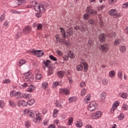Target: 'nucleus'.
Segmentation results:
<instances>
[{"label":"nucleus","mask_w":128,"mask_h":128,"mask_svg":"<svg viewBox=\"0 0 128 128\" xmlns=\"http://www.w3.org/2000/svg\"><path fill=\"white\" fill-rule=\"evenodd\" d=\"M9 104L11 106H12L13 108H14L16 106V102H14L12 100H9Z\"/></svg>","instance_id":"obj_36"},{"label":"nucleus","mask_w":128,"mask_h":128,"mask_svg":"<svg viewBox=\"0 0 128 128\" xmlns=\"http://www.w3.org/2000/svg\"><path fill=\"white\" fill-rule=\"evenodd\" d=\"M84 70V67L82 66V65L79 64L76 66V70L78 72H82Z\"/></svg>","instance_id":"obj_26"},{"label":"nucleus","mask_w":128,"mask_h":128,"mask_svg":"<svg viewBox=\"0 0 128 128\" xmlns=\"http://www.w3.org/2000/svg\"><path fill=\"white\" fill-rule=\"evenodd\" d=\"M25 63H26V61L22 60L19 62V66H22V64H25Z\"/></svg>","instance_id":"obj_47"},{"label":"nucleus","mask_w":128,"mask_h":128,"mask_svg":"<svg viewBox=\"0 0 128 128\" xmlns=\"http://www.w3.org/2000/svg\"><path fill=\"white\" fill-rule=\"evenodd\" d=\"M88 46L89 48H91L94 46V41L92 39H90L88 42Z\"/></svg>","instance_id":"obj_24"},{"label":"nucleus","mask_w":128,"mask_h":128,"mask_svg":"<svg viewBox=\"0 0 128 128\" xmlns=\"http://www.w3.org/2000/svg\"><path fill=\"white\" fill-rule=\"evenodd\" d=\"M117 118L119 120H122L124 118V114L122 113H120Z\"/></svg>","instance_id":"obj_28"},{"label":"nucleus","mask_w":128,"mask_h":128,"mask_svg":"<svg viewBox=\"0 0 128 128\" xmlns=\"http://www.w3.org/2000/svg\"><path fill=\"white\" fill-rule=\"evenodd\" d=\"M66 34H68V36H66V38H70V36H72V35L74 34V29L72 28H69L66 32Z\"/></svg>","instance_id":"obj_15"},{"label":"nucleus","mask_w":128,"mask_h":128,"mask_svg":"<svg viewBox=\"0 0 128 128\" xmlns=\"http://www.w3.org/2000/svg\"><path fill=\"white\" fill-rule=\"evenodd\" d=\"M32 31V27L30 26H26L25 28H24L23 32L24 34H30Z\"/></svg>","instance_id":"obj_14"},{"label":"nucleus","mask_w":128,"mask_h":128,"mask_svg":"<svg viewBox=\"0 0 128 128\" xmlns=\"http://www.w3.org/2000/svg\"><path fill=\"white\" fill-rule=\"evenodd\" d=\"M24 76L26 78H24V80L25 82H34V78L30 76V72H28L24 74Z\"/></svg>","instance_id":"obj_7"},{"label":"nucleus","mask_w":128,"mask_h":128,"mask_svg":"<svg viewBox=\"0 0 128 128\" xmlns=\"http://www.w3.org/2000/svg\"><path fill=\"white\" fill-rule=\"evenodd\" d=\"M118 76L120 80H122V72L118 71Z\"/></svg>","instance_id":"obj_34"},{"label":"nucleus","mask_w":128,"mask_h":128,"mask_svg":"<svg viewBox=\"0 0 128 128\" xmlns=\"http://www.w3.org/2000/svg\"><path fill=\"white\" fill-rule=\"evenodd\" d=\"M74 28L75 30H80V32L83 34H88V28L86 26V24H82L76 26Z\"/></svg>","instance_id":"obj_1"},{"label":"nucleus","mask_w":128,"mask_h":128,"mask_svg":"<svg viewBox=\"0 0 128 128\" xmlns=\"http://www.w3.org/2000/svg\"><path fill=\"white\" fill-rule=\"evenodd\" d=\"M108 80H102V84L104 86H106L108 84Z\"/></svg>","instance_id":"obj_53"},{"label":"nucleus","mask_w":128,"mask_h":128,"mask_svg":"<svg viewBox=\"0 0 128 128\" xmlns=\"http://www.w3.org/2000/svg\"><path fill=\"white\" fill-rule=\"evenodd\" d=\"M4 18H6V16L4 15V14H3L0 17V21L3 22V20H4Z\"/></svg>","instance_id":"obj_46"},{"label":"nucleus","mask_w":128,"mask_h":128,"mask_svg":"<svg viewBox=\"0 0 128 128\" xmlns=\"http://www.w3.org/2000/svg\"><path fill=\"white\" fill-rule=\"evenodd\" d=\"M98 107V104L96 102H91L89 106H88V110L90 112H94L96 110V108Z\"/></svg>","instance_id":"obj_4"},{"label":"nucleus","mask_w":128,"mask_h":128,"mask_svg":"<svg viewBox=\"0 0 128 128\" xmlns=\"http://www.w3.org/2000/svg\"><path fill=\"white\" fill-rule=\"evenodd\" d=\"M58 86H60V84L58 82H53V88H55Z\"/></svg>","instance_id":"obj_50"},{"label":"nucleus","mask_w":128,"mask_h":128,"mask_svg":"<svg viewBox=\"0 0 128 128\" xmlns=\"http://www.w3.org/2000/svg\"><path fill=\"white\" fill-rule=\"evenodd\" d=\"M126 50V46H123L120 48V51L121 52H124Z\"/></svg>","instance_id":"obj_42"},{"label":"nucleus","mask_w":128,"mask_h":128,"mask_svg":"<svg viewBox=\"0 0 128 128\" xmlns=\"http://www.w3.org/2000/svg\"><path fill=\"white\" fill-rule=\"evenodd\" d=\"M108 14L111 16H116L120 18V14L118 13V10L116 9H112L108 12Z\"/></svg>","instance_id":"obj_3"},{"label":"nucleus","mask_w":128,"mask_h":128,"mask_svg":"<svg viewBox=\"0 0 128 128\" xmlns=\"http://www.w3.org/2000/svg\"><path fill=\"white\" fill-rule=\"evenodd\" d=\"M120 42H122V40H120V39H117L115 40L114 44V45L115 46H118V44H120Z\"/></svg>","instance_id":"obj_32"},{"label":"nucleus","mask_w":128,"mask_h":128,"mask_svg":"<svg viewBox=\"0 0 128 128\" xmlns=\"http://www.w3.org/2000/svg\"><path fill=\"white\" fill-rule=\"evenodd\" d=\"M4 106V102L2 100H0V108H2Z\"/></svg>","instance_id":"obj_60"},{"label":"nucleus","mask_w":128,"mask_h":128,"mask_svg":"<svg viewBox=\"0 0 128 128\" xmlns=\"http://www.w3.org/2000/svg\"><path fill=\"white\" fill-rule=\"evenodd\" d=\"M116 32H112L109 34L110 38H116Z\"/></svg>","instance_id":"obj_37"},{"label":"nucleus","mask_w":128,"mask_h":128,"mask_svg":"<svg viewBox=\"0 0 128 128\" xmlns=\"http://www.w3.org/2000/svg\"><path fill=\"white\" fill-rule=\"evenodd\" d=\"M44 6L45 8H50V2H46L44 4Z\"/></svg>","instance_id":"obj_57"},{"label":"nucleus","mask_w":128,"mask_h":128,"mask_svg":"<svg viewBox=\"0 0 128 128\" xmlns=\"http://www.w3.org/2000/svg\"><path fill=\"white\" fill-rule=\"evenodd\" d=\"M86 12L88 14H92V16H97L98 14V12L92 10V7L91 6L87 7Z\"/></svg>","instance_id":"obj_5"},{"label":"nucleus","mask_w":128,"mask_h":128,"mask_svg":"<svg viewBox=\"0 0 128 128\" xmlns=\"http://www.w3.org/2000/svg\"><path fill=\"white\" fill-rule=\"evenodd\" d=\"M30 6L32 8H34L35 10H36V8H38V3L36 0L32 1L30 2Z\"/></svg>","instance_id":"obj_17"},{"label":"nucleus","mask_w":128,"mask_h":128,"mask_svg":"<svg viewBox=\"0 0 128 128\" xmlns=\"http://www.w3.org/2000/svg\"><path fill=\"white\" fill-rule=\"evenodd\" d=\"M44 53L42 50H36L35 56H36L38 58H40L44 56Z\"/></svg>","instance_id":"obj_18"},{"label":"nucleus","mask_w":128,"mask_h":128,"mask_svg":"<svg viewBox=\"0 0 128 128\" xmlns=\"http://www.w3.org/2000/svg\"><path fill=\"white\" fill-rule=\"evenodd\" d=\"M36 10H37L38 12H40L41 14H42V12H44L46 10V9H44V5L40 4H38V6L36 8Z\"/></svg>","instance_id":"obj_8"},{"label":"nucleus","mask_w":128,"mask_h":128,"mask_svg":"<svg viewBox=\"0 0 128 128\" xmlns=\"http://www.w3.org/2000/svg\"><path fill=\"white\" fill-rule=\"evenodd\" d=\"M40 119H33V122H35V124H40Z\"/></svg>","instance_id":"obj_49"},{"label":"nucleus","mask_w":128,"mask_h":128,"mask_svg":"<svg viewBox=\"0 0 128 128\" xmlns=\"http://www.w3.org/2000/svg\"><path fill=\"white\" fill-rule=\"evenodd\" d=\"M22 96L23 94H22V92H18L15 94V98H22Z\"/></svg>","instance_id":"obj_25"},{"label":"nucleus","mask_w":128,"mask_h":128,"mask_svg":"<svg viewBox=\"0 0 128 128\" xmlns=\"http://www.w3.org/2000/svg\"><path fill=\"white\" fill-rule=\"evenodd\" d=\"M58 110L54 109L53 112V118H56L58 116Z\"/></svg>","instance_id":"obj_33"},{"label":"nucleus","mask_w":128,"mask_h":128,"mask_svg":"<svg viewBox=\"0 0 128 128\" xmlns=\"http://www.w3.org/2000/svg\"><path fill=\"white\" fill-rule=\"evenodd\" d=\"M60 30L62 34V38H66V36H68V35L66 34V30H64V28L62 27L60 28Z\"/></svg>","instance_id":"obj_16"},{"label":"nucleus","mask_w":128,"mask_h":128,"mask_svg":"<svg viewBox=\"0 0 128 128\" xmlns=\"http://www.w3.org/2000/svg\"><path fill=\"white\" fill-rule=\"evenodd\" d=\"M29 52H32V54H34V56H36V50H34V49H32V50H30Z\"/></svg>","instance_id":"obj_52"},{"label":"nucleus","mask_w":128,"mask_h":128,"mask_svg":"<svg viewBox=\"0 0 128 128\" xmlns=\"http://www.w3.org/2000/svg\"><path fill=\"white\" fill-rule=\"evenodd\" d=\"M110 47V45L108 44H104L100 46V49L103 52H108V48Z\"/></svg>","instance_id":"obj_6"},{"label":"nucleus","mask_w":128,"mask_h":128,"mask_svg":"<svg viewBox=\"0 0 128 128\" xmlns=\"http://www.w3.org/2000/svg\"><path fill=\"white\" fill-rule=\"evenodd\" d=\"M62 39H60V37H56V40L57 42H61V44H62Z\"/></svg>","instance_id":"obj_51"},{"label":"nucleus","mask_w":128,"mask_h":128,"mask_svg":"<svg viewBox=\"0 0 128 128\" xmlns=\"http://www.w3.org/2000/svg\"><path fill=\"white\" fill-rule=\"evenodd\" d=\"M68 122L69 125L72 124V123L74 122V118H70L69 120H68Z\"/></svg>","instance_id":"obj_48"},{"label":"nucleus","mask_w":128,"mask_h":128,"mask_svg":"<svg viewBox=\"0 0 128 128\" xmlns=\"http://www.w3.org/2000/svg\"><path fill=\"white\" fill-rule=\"evenodd\" d=\"M106 92H102L100 95V98L102 100H106Z\"/></svg>","instance_id":"obj_27"},{"label":"nucleus","mask_w":128,"mask_h":128,"mask_svg":"<svg viewBox=\"0 0 128 128\" xmlns=\"http://www.w3.org/2000/svg\"><path fill=\"white\" fill-rule=\"evenodd\" d=\"M118 104H120V102L116 101L113 104V106H114L115 108H118V106H119Z\"/></svg>","instance_id":"obj_55"},{"label":"nucleus","mask_w":128,"mask_h":128,"mask_svg":"<svg viewBox=\"0 0 128 128\" xmlns=\"http://www.w3.org/2000/svg\"><path fill=\"white\" fill-rule=\"evenodd\" d=\"M96 118H100L102 116V112H98L96 113Z\"/></svg>","instance_id":"obj_43"},{"label":"nucleus","mask_w":128,"mask_h":128,"mask_svg":"<svg viewBox=\"0 0 128 128\" xmlns=\"http://www.w3.org/2000/svg\"><path fill=\"white\" fill-rule=\"evenodd\" d=\"M68 55H64L63 56V60L64 62H68Z\"/></svg>","instance_id":"obj_41"},{"label":"nucleus","mask_w":128,"mask_h":128,"mask_svg":"<svg viewBox=\"0 0 128 128\" xmlns=\"http://www.w3.org/2000/svg\"><path fill=\"white\" fill-rule=\"evenodd\" d=\"M22 96L24 98H32V94H24Z\"/></svg>","instance_id":"obj_31"},{"label":"nucleus","mask_w":128,"mask_h":128,"mask_svg":"<svg viewBox=\"0 0 128 128\" xmlns=\"http://www.w3.org/2000/svg\"><path fill=\"white\" fill-rule=\"evenodd\" d=\"M80 64L84 66V72H88V62H80Z\"/></svg>","instance_id":"obj_19"},{"label":"nucleus","mask_w":128,"mask_h":128,"mask_svg":"<svg viewBox=\"0 0 128 128\" xmlns=\"http://www.w3.org/2000/svg\"><path fill=\"white\" fill-rule=\"evenodd\" d=\"M36 80H40L42 78V74H38L36 76Z\"/></svg>","instance_id":"obj_39"},{"label":"nucleus","mask_w":128,"mask_h":128,"mask_svg":"<svg viewBox=\"0 0 128 128\" xmlns=\"http://www.w3.org/2000/svg\"><path fill=\"white\" fill-rule=\"evenodd\" d=\"M34 102H36V100H34V99H31L28 100V101L26 102V106H28H28H32V104H34Z\"/></svg>","instance_id":"obj_20"},{"label":"nucleus","mask_w":128,"mask_h":128,"mask_svg":"<svg viewBox=\"0 0 128 128\" xmlns=\"http://www.w3.org/2000/svg\"><path fill=\"white\" fill-rule=\"evenodd\" d=\"M48 83L46 82H43L42 84V86H44V88H46V87L48 86Z\"/></svg>","instance_id":"obj_63"},{"label":"nucleus","mask_w":128,"mask_h":128,"mask_svg":"<svg viewBox=\"0 0 128 128\" xmlns=\"http://www.w3.org/2000/svg\"><path fill=\"white\" fill-rule=\"evenodd\" d=\"M76 126L77 128H82V122H80V121H78L76 124Z\"/></svg>","instance_id":"obj_35"},{"label":"nucleus","mask_w":128,"mask_h":128,"mask_svg":"<svg viewBox=\"0 0 128 128\" xmlns=\"http://www.w3.org/2000/svg\"><path fill=\"white\" fill-rule=\"evenodd\" d=\"M106 40V34H102L98 36V40L100 42H104Z\"/></svg>","instance_id":"obj_11"},{"label":"nucleus","mask_w":128,"mask_h":128,"mask_svg":"<svg viewBox=\"0 0 128 128\" xmlns=\"http://www.w3.org/2000/svg\"><path fill=\"white\" fill-rule=\"evenodd\" d=\"M90 18V14H85L83 15V18L84 20H88V18Z\"/></svg>","instance_id":"obj_38"},{"label":"nucleus","mask_w":128,"mask_h":128,"mask_svg":"<svg viewBox=\"0 0 128 128\" xmlns=\"http://www.w3.org/2000/svg\"><path fill=\"white\" fill-rule=\"evenodd\" d=\"M122 8H128V2H126V4H122Z\"/></svg>","instance_id":"obj_59"},{"label":"nucleus","mask_w":128,"mask_h":128,"mask_svg":"<svg viewBox=\"0 0 128 128\" xmlns=\"http://www.w3.org/2000/svg\"><path fill=\"white\" fill-rule=\"evenodd\" d=\"M60 94H64L66 96H68L70 94V90L67 88H60Z\"/></svg>","instance_id":"obj_10"},{"label":"nucleus","mask_w":128,"mask_h":128,"mask_svg":"<svg viewBox=\"0 0 128 128\" xmlns=\"http://www.w3.org/2000/svg\"><path fill=\"white\" fill-rule=\"evenodd\" d=\"M86 89H82L81 91V96H84V94H86Z\"/></svg>","instance_id":"obj_56"},{"label":"nucleus","mask_w":128,"mask_h":128,"mask_svg":"<svg viewBox=\"0 0 128 128\" xmlns=\"http://www.w3.org/2000/svg\"><path fill=\"white\" fill-rule=\"evenodd\" d=\"M48 128H56V125L54 124H50V125Z\"/></svg>","instance_id":"obj_64"},{"label":"nucleus","mask_w":128,"mask_h":128,"mask_svg":"<svg viewBox=\"0 0 128 128\" xmlns=\"http://www.w3.org/2000/svg\"><path fill=\"white\" fill-rule=\"evenodd\" d=\"M24 114H26L30 118H34V113L32 112V111L30 109H26L24 110Z\"/></svg>","instance_id":"obj_9"},{"label":"nucleus","mask_w":128,"mask_h":128,"mask_svg":"<svg viewBox=\"0 0 128 128\" xmlns=\"http://www.w3.org/2000/svg\"><path fill=\"white\" fill-rule=\"evenodd\" d=\"M118 2V0H108L109 4H116Z\"/></svg>","instance_id":"obj_40"},{"label":"nucleus","mask_w":128,"mask_h":128,"mask_svg":"<svg viewBox=\"0 0 128 128\" xmlns=\"http://www.w3.org/2000/svg\"><path fill=\"white\" fill-rule=\"evenodd\" d=\"M17 104L19 108H20V106H26V102L24 100H19L17 101Z\"/></svg>","instance_id":"obj_13"},{"label":"nucleus","mask_w":128,"mask_h":128,"mask_svg":"<svg viewBox=\"0 0 128 128\" xmlns=\"http://www.w3.org/2000/svg\"><path fill=\"white\" fill-rule=\"evenodd\" d=\"M67 56L68 58H70L71 60H74V58H76V55H74V52L70 50L68 52Z\"/></svg>","instance_id":"obj_12"},{"label":"nucleus","mask_w":128,"mask_h":128,"mask_svg":"<svg viewBox=\"0 0 128 128\" xmlns=\"http://www.w3.org/2000/svg\"><path fill=\"white\" fill-rule=\"evenodd\" d=\"M16 92H14V90L10 92V96H16Z\"/></svg>","instance_id":"obj_58"},{"label":"nucleus","mask_w":128,"mask_h":128,"mask_svg":"<svg viewBox=\"0 0 128 128\" xmlns=\"http://www.w3.org/2000/svg\"><path fill=\"white\" fill-rule=\"evenodd\" d=\"M51 62H52L50 61V60H46V62L43 61V64H45L46 68H49L48 70V76H51V74H54V70H52L50 68V64Z\"/></svg>","instance_id":"obj_2"},{"label":"nucleus","mask_w":128,"mask_h":128,"mask_svg":"<svg viewBox=\"0 0 128 128\" xmlns=\"http://www.w3.org/2000/svg\"><path fill=\"white\" fill-rule=\"evenodd\" d=\"M85 100H87V102H88L90 100V96L88 95V96H86L85 98Z\"/></svg>","instance_id":"obj_61"},{"label":"nucleus","mask_w":128,"mask_h":128,"mask_svg":"<svg viewBox=\"0 0 128 128\" xmlns=\"http://www.w3.org/2000/svg\"><path fill=\"white\" fill-rule=\"evenodd\" d=\"M49 58L51 60H53L54 62H57L58 61V58L54 56L53 55H50L49 56Z\"/></svg>","instance_id":"obj_30"},{"label":"nucleus","mask_w":128,"mask_h":128,"mask_svg":"<svg viewBox=\"0 0 128 128\" xmlns=\"http://www.w3.org/2000/svg\"><path fill=\"white\" fill-rule=\"evenodd\" d=\"M22 36V32H18L16 36V38H20Z\"/></svg>","instance_id":"obj_45"},{"label":"nucleus","mask_w":128,"mask_h":128,"mask_svg":"<svg viewBox=\"0 0 128 128\" xmlns=\"http://www.w3.org/2000/svg\"><path fill=\"white\" fill-rule=\"evenodd\" d=\"M25 126L27 128H30V123L28 122H26L25 123Z\"/></svg>","instance_id":"obj_62"},{"label":"nucleus","mask_w":128,"mask_h":128,"mask_svg":"<svg viewBox=\"0 0 128 128\" xmlns=\"http://www.w3.org/2000/svg\"><path fill=\"white\" fill-rule=\"evenodd\" d=\"M115 74H114V71L112 70L110 72L109 76H110V78H113L114 76H115Z\"/></svg>","instance_id":"obj_44"},{"label":"nucleus","mask_w":128,"mask_h":128,"mask_svg":"<svg viewBox=\"0 0 128 128\" xmlns=\"http://www.w3.org/2000/svg\"><path fill=\"white\" fill-rule=\"evenodd\" d=\"M88 24H92V26H96V22H94V20L92 19V18H90L88 20Z\"/></svg>","instance_id":"obj_23"},{"label":"nucleus","mask_w":128,"mask_h":128,"mask_svg":"<svg viewBox=\"0 0 128 128\" xmlns=\"http://www.w3.org/2000/svg\"><path fill=\"white\" fill-rule=\"evenodd\" d=\"M56 52L58 56H62V52L60 50H56Z\"/></svg>","instance_id":"obj_54"},{"label":"nucleus","mask_w":128,"mask_h":128,"mask_svg":"<svg viewBox=\"0 0 128 128\" xmlns=\"http://www.w3.org/2000/svg\"><path fill=\"white\" fill-rule=\"evenodd\" d=\"M44 28V24H39L37 26V30H42Z\"/></svg>","instance_id":"obj_29"},{"label":"nucleus","mask_w":128,"mask_h":128,"mask_svg":"<svg viewBox=\"0 0 128 128\" xmlns=\"http://www.w3.org/2000/svg\"><path fill=\"white\" fill-rule=\"evenodd\" d=\"M57 74L58 78H64V71L58 72Z\"/></svg>","instance_id":"obj_21"},{"label":"nucleus","mask_w":128,"mask_h":128,"mask_svg":"<svg viewBox=\"0 0 128 128\" xmlns=\"http://www.w3.org/2000/svg\"><path fill=\"white\" fill-rule=\"evenodd\" d=\"M68 100L70 104H72V102H76V96L70 97L68 98Z\"/></svg>","instance_id":"obj_22"}]
</instances>
